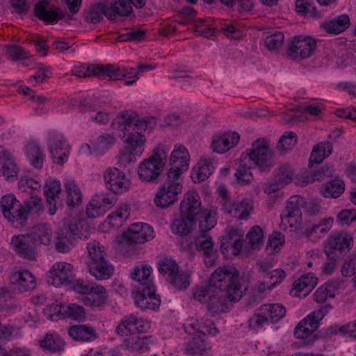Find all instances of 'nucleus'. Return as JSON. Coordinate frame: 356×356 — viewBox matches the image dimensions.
Wrapping results in <instances>:
<instances>
[{
	"instance_id": "24",
	"label": "nucleus",
	"mask_w": 356,
	"mask_h": 356,
	"mask_svg": "<svg viewBox=\"0 0 356 356\" xmlns=\"http://www.w3.org/2000/svg\"><path fill=\"white\" fill-rule=\"evenodd\" d=\"M50 152L54 162L63 164L67 160L70 150L66 141L56 136L51 139Z\"/></svg>"
},
{
	"instance_id": "14",
	"label": "nucleus",
	"mask_w": 356,
	"mask_h": 356,
	"mask_svg": "<svg viewBox=\"0 0 356 356\" xmlns=\"http://www.w3.org/2000/svg\"><path fill=\"white\" fill-rule=\"evenodd\" d=\"M73 266L66 262H58L53 266L49 271L47 281L58 286L61 284H70L74 279Z\"/></svg>"
},
{
	"instance_id": "57",
	"label": "nucleus",
	"mask_w": 356,
	"mask_h": 356,
	"mask_svg": "<svg viewBox=\"0 0 356 356\" xmlns=\"http://www.w3.org/2000/svg\"><path fill=\"white\" fill-rule=\"evenodd\" d=\"M252 210V207L250 205L249 202L246 200H243L239 204L233 205L232 209L229 212H234L238 220H246Z\"/></svg>"
},
{
	"instance_id": "53",
	"label": "nucleus",
	"mask_w": 356,
	"mask_h": 356,
	"mask_svg": "<svg viewBox=\"0 0 356 356\" xmlns=\"http://www.w3.org/2000/svg\"><path fill=\"white\" fill-rule=\"evenodd\" d=\"M18 172L19 168L15 159L0 165V175L6 180L17 179Z\"/></svg>"
},
{
	"instance_id": "37",
	"label": "nucleus",
	"mask_w": 356,
	"mask_h": 356,
	"mask_svg": "<svg viewBox=\"0 0 356 356\" xmlns=\"http://www.w3.org/2000/svg\"><path fill=\"white\" fill-rule=\"evenodd\" d=\"M331 308L330 305H327L325 306H321L318 309L313 312L312 314H309L307 317L302 319L301 321L305 322V327L308 328H311V325H312V333L318 329L319 325V322L321 321L325 315L327 313L328 310Z\"/></svg>"
},
{
	"instance_id": "11",
	"label": "nucleus",
	"mask_w": 356,
	"mask_h": 356,
	"mask_svg": "<svg viewBox=\"0 0 356 356\" xmlns=\"http://www.w3.org/2000/svg\"><path fill=\"white\" fill-rule=\"evenodd\" d=\"M205 330H200L193 339L188 342L186 351L191 355H202L207 349L211 348L209 343L206 341L204 337L206 334L215 336L218 332V328L214 323H211L210 326H204Z\"/></svg>"
},
{
	"instance_id": "58",
	"label": "nucleus",
	"mask_w": 356,
	"mask_h": 356,
	"mask_svg": "<svg viewBox=\"0 0 356 356\" xmlns=\"http://www.w3.org/2000/svg\"><path fill=\"white\" fill-rule=\"evenodd\" d=\"M236 180L240 184L246 185L253 180V175L251 168L247 167L245 164H241L235 172Z\"/></svg>"
},
{
	"instance_id": "17",
	"label": "nucleus",
	"mask_w": 356,
	"mask_h": 356,
	"mask_svg": "<svg viewBox=\"0 0 356 356\" xmlns=\"http://www.w3.org/2000/svg\"><path fill=\"white\" fill-rule=\"evenodd\" d=\"M87 225L80 218L67 216L64 218L63 226L60 229L65 232L73 239L75 236L80 239L88 238V230Z\"/></svg>"
},
{
	"instance_id": "55",
	"label": "nucleus",
	"mask_w": 356,
	"mask_h": 356,
	"mask_svg": "<svg viewBox=\"0 0 356 356\" xmlns=\"http://www.w3.org/2000/svg\"><path fill=\"white\" fill-rule=\"evenodd\" d=\"M64 317H68L76 321H82L85 318V309L76 304H70L65 306Z\"/></svg>"
},
{
	"instance_id": "6",
	"label": "nucleus",
	"mask_w": 356,
	"mask_h": 356,
	"mask_svg": "<svg viewBox=\"0 0 356 356\" xmlns=\"http://www.w3.org/2000/svg\"><path fill=\"white\" fill-rule=\"evenodd\" d=\"M246 155L249 159L261 170L273 165L274 154L270 149L268 142L264 138H259L252 144V148L246 150Z\"/></svg>"
},
{
	"instance_id": "13",
	"label": "nucleus",
	"mask_w": 356,
	"mask_h": 356,
	"mask_svg": "<svg viewBox=\"0 0 356 356\" xmlns=\"http://www.w3.org/2000/svg\"><path fill=\"white\" fill-rule=\"evenodd\" d=\"M104 179L107 188L115 194L127 191L130 186L129 180L117 168L108 169Z\"/></svg>"
},
{
	"instance_id": "32",
	"label": "nucleus",
	"mask_w": 356,
	"mask_h": 356,
	"mask_svg": "<svg viewBox=\"0 0 356 356\" xmlns=\"http://www.w3.org/2000/svg\"><path fill=\"white\" fill-rule=\"evenodd\" d=\"M259 312L273 323L279 321L286 314L285 307L280 304H266L261 306Z\"/></svg>"
},
{
	"instance_id": "28",
	"label": "nucleus",
	"mask_w": 356,
	"mask_h": 356,
	"mask_svg": "<svg viewBox=\"0 0 356 356\" xmlns=\"http://www.w3.org/2000/svg\"><path fill=\"white\" fill-rule=\"evenodd\" d=\"M195 219L180 213L179 218L173 220L172 230L180 236L190 234L195 227Z\"/></svg>"
},
{
	"instance_id": "16",
	"label": "nucleus",
	"mask_w": 356,
	"mask_h": 356,
	"mask_svg": "<svg viewBox=\"0 0 356 356\" xmlns=\"http://www.w3.org/2000/svg\"><path fill=\"white\" fill-rule=\"evenodd\" d=\"M135 302L143 309H155L161 305L160 296L156 294L155 286L138 287Z\"/></svg>"
},
{
	"instance_id": "34",
	"label": "nucleus",
	"mask_w": 356,
	"mask_h": 356,
	"mask_svg": "<svg viewBox=\"0 0 356 356\" xmlns=\"http://www.w3.org/2000/svg\"><path fill=\"white\" fill-rule=\"evenodd\" d=\"M350 19L348 15H339L337 18L325 22L322 26L330 34H338L344 31L349 25Z\"/></svg>"
},
{
	"instance_id": "30",
	"label": "nucleus",
	"mask_w": 356,
	"mask_h": 356,
	"mask_svg": "<svg viewBox=\"0 0 356 356\" xmlns=\"http://www.w3.org/2000/svg\"><path fill=\"white\" fill-rule=\"evenodd\" d=\"M152 268L146 264L136 266L131 273V277L140 284L139 287L154 286L150 277Z\"/></svg>"
},
{
	"instance_id": "4",
	"label": "nucleus",
	"mask_w": 356,
	"mask_h": 356,
	"mask_svg": "<svg viewBox=\"0 0 356 356\" xmlns=\"http://www.w3.org/2000/svg\"><path fill=\"white\" fill-rule=\"evenodd\" d=\"M166 158L164 146L156 147L153 154L139 165L138 172L140 179L148 182L155 181L163 170Z\"/></svg>"
},
{
	"instance_id": "27",
	"label": "nucleus",
	"mask_w": 356,
	"mask_h": 356,
	"mask_svg": "<svg viewBox=\"0 0 356 356\" xmlns=\"http://www.w3.org/2000/svg\"><path fill=\"white\" fill-rule=\"evenodd\" d=\"M227 300H229L225 293H220L217 290L216 293H211L207 300V309L212 314H218L225 310Z\"/></svg>"
},
{
	"instance_id": "62",
	"label": "nucleus",
	"mask_w": 356,
	"mask_h": 356,
	"mask_svg": "<svg viewBox=\"0 0 356 356\" xmlns=\"http://www.w3.org/2000/svg\"><path fill=\"white\" fill-rule=\"evenodd\" d=\"M284 243V236L280 232H275L269 236L266 250L273 253Z\"/></svg>"
},
{
	"instance_id": "23",
	"label": "nucleus",
	"mask_w": 356,
	"mask_h": 356,
	"mask_svg": "<svg viewBox=\"0 0 356 356\" xmlns=\"http://www.w3.org/2000/svg\"><path fill=\"white\" fill-rule=\"evenodd\" d=\"M214 167L210 159H202L193 167L191 179L195 183H200L207 179L213 172Z\"/></svg>"
},
{
	"instance_id": "33",
	"label": "nucleus",
	"mask_w": 356,
	"mask_h": 356,
	"mask_svg": "<svg viewBox=\"0 0 356 356\" xmlns=\"http://www.w3.org/2000/svg\"><path fill=\"white\" fill-rule=\"evenodd\" d=\"M67 193V204L70 209L79 207L82 203V193L79 186L74 181H68L65 184Z\"/></svg>"
},
{
	"instance_id": "26",
	"label": "nucleus",
	"mask_w": 356,
	"mask_h": 356,
	"mask_svg": "<svg viewBox=\"0 0 356 356\" xmlns=\"http://www.w3.org/2000/svg\"><path fill=\"white\" fill-rule=\"evenodd\" d=\"M69 335L76 341H90L97 338L95 330L90 326L85 325H75L68 330Z\"/></svg>"
},
{
	"instance_id": "59",
	"label": "nucleus",
	"mask_w": 356,
	"mask_h": 356,
	"mask_svg": "<svg viewBox=\"0 0 356 356\" xmlns=\"http://www.w3.org/2000/svg\"><path fill=\"white\" fill-rule=\"evenodd\" d=\"M284 36L282 32H276L267 36L265 39V44L269 51H276L284 43Z\"/></svg>"
},
{
	"instance_id": "25",
	"label": "nucleus",
	"mask_w": 356,
	"mask_h": 356,
	"mask_svg": "<svg viewBox=\"0 0 356 356\" xmlns=\"http://www.w3.org/2000/svg\"><path fill=\"white\" fill-rule=\"evenodd\" d=\"M49 2L47 0H42L35 4L34 13L36 17L47 22H55L59 19L63 18V14L60 8H56L53 10H47V6Z\"/></svg>"
},
{
	"instance_id": "45",
	"label": "nucleus",
	"mask_w": 356,
	"mask_h": 356,
	"mask_svg": "<svg viewBox=\"0 0 356 356\" xmlns=\"http://www.w3.org/2000/svg\"><path fill=\"white\" fill-rule=\"evenodd\" d=\"M305 325V321H300L295 327L293 334L297 339H304L305 345H311L316 341V336L312 333V328L309 330Z\"/></svg>"
},
{
	"instance_id": "48",
	"label": "nucleus",
	"mask_w": 356,
	"mask_h": 356,
	"mask_svg": "<svg viewBox=\"0 0 356 356\" xmlns=\"http://www.w3.org/2000/svg\"><path fill=\"white\" fill-rule=\"evenodd\" d=\"M90 261L106 259V248L97 241H92L87 243L86 246Z\"/></svg>"
},
{
	"instance_id": "5",
	"label": "nucleus",
	"mask_w": 356,
	"mask_h": 356,
	"mask_svg": "<svg viewBox=\"0 0 356 356\" xmlns=\"http://www.w3.org/2000/svg\"><path fill=\"white\" fill-rule=\"evenodd\" d=\"M163 178L164 181L155 195L154 204L159 208L166 209L177 202L183 187L178 178H169L165 174Z\"/></svg>"
},
{
	"instance_id": "39",
	"label": "nucleus",
	"mask_w": 356,
	"mask_h": 356,
	"mask_svg": "<svg viewBox=\"0 0 356 356\" xmlns=\"http://www.w3.org/2000/svg\"><path fill=\"white\" fill-rule=\"evenodd\" d=\"M129 216L128 206L121 205L117 210L111 213L105 221V223L111 225V227H120Z\"/></svg>"
},
{
	"instance_id": "56",
	"label": "nucleus",
	"mask_w": 356,
	"mask_h": 356,
	"mask_svg": "<svg viewBox=\"0 0 356 356\" xmlns=\"http://www.w3.org/2000/svg\"><path fill=\"white\" fill-rule=\"evenodd\" d=\"M102 77H108V80H120L126 77L125 70H121L115 65H104Z\"/></svg>"
},
{
	"instance_id": "18",
	"label": "nucleus",
	"mask_w": 356,
	"mask_h": 356,
	"mask_svg": "<svg viewBox=\"0 0 356 356\" xmlns=\"http://www.w3.org/2000/svg\"><path fill=\"white\" fill-rule=\"evenodd\" d=\"M179 209L180 213L195 220L204 210L202 208L200 196L195 191H189L184 195L181 202Z\"/></svg>"
},
{
	"instance_id": "2",
	"label": "nucleus",
	"mask_w": 356,
	"mask_h": 356,
	"mask_svg": "<svg viewBox=\"0 0 356 356\" xmlns=\"http://www.w3.org/2000/svg\"><path fill=\"white\" fill-rule=\"evenodd\" d=\"M0 207L4 218L15 227L25 226L31 213L42 210V200L33 195L23 204L14 195H5L1 197Z\"/></svg>"
},
{
	"instance_id": "43",
	"label": "nucleus",
	"mask_w": 356,
	"mask_h": 356,
	"mask_svg": "<svg viewBox=\"0 0 356 356\" xmlns=\"http://www.w3.org/2000/svg\"><path fill=\"white\" fill-rule=\"evenodd\" d=\"M136 117L134 116L130 112L125 111L120 113L113 122V127L115 129L121 131L129 130L130 128L134 127Z\"/></svg>"
},
{
	"instance_id": "20",
	"label": "nucleus",
	"mask_w": 356,
	"mask_h": 356,
	"mask_svg": "<svg viewBox=\"0 0 356 356\" xmlns=\"http://www.w3.org/2000/svg\"><path fill=\"white\" fill-rule=\"evenodd\" d=\"M13 289L23 293L35 288L36 283L33 275L28 270L13 273L10 277Z\"/></svg>"
},
{
	"instance_id": "64",
	"label": "nucleus",
	"mask_w": 356,
	"mask_h": 356,
	"mask_svg": "<svg viewBox=\"0 0 356 356\" xmlns=\"http://www.w3.org/2000/svg\"><path fill=\"white\" fill-rule=\"evenodd\" d=\"M263 231L261 228L257 225L252 227L247 234L249 243L253 248H255L256 246L263 242Z\"/></svg>"
},
{
	"instance_id": "52",
	"label": "nucleus",
	"mask_w": 356,
	"mask_h": 356,
	"mask_svg": "<svg viewBox=\"0 0 356 356\" xmlns=\"http://www.w3.org/2000/svg\"><path fill=\"white\" fill-rule=\"evenodd\" d=\"M178 268L179 266L177 262L170 258H163L158 263L159 273L164 276H167V278L172 275Z\"/></svg>"
},
{
	"instance_id": "35",
	"label": "nucleus",
	"mask_w": 356,
	"mask_h": 356,
	"mask_svg": "<svg viewBox=\"0 0 356 356\" xmlns=\"http://www.w3.org/2000/svg\"><path fill=\"white\" fill-rule=\"evenodd\" d=\"M332 144L330 142L320 143L315 145L311 153L309 163H321L331 154Z\"/></svg>"
},
{
	"instance_id": "63",
	"label": "nucleus",
	"mask_w": 356,
	"mask_h": 356,
	"mask_svg": "<svg viewBox=\"0 0 356 356\" xmlns=\"http://www.w3.org/2000/svg\"><path fill=\"white\" fill-rule=\"evenodd\" d=\"M64 305L53 303L50 305L47 306L43 309V313L49 320L56 321L57 317H58L59 316H62L64 317Z\"/></svg>"
},
{
	"instance_id": "54",
	"label": "nucleus",
	"mask_w": 356,
	"mask_h": 356,
	"mask_svg": "<svg viewBox=\"0 0 356 356\" xmlns=\"http://www.w3.org/2000/svg\"><path fill=\"white\" fill-rule=\"evenodd\" d=\"M297 143V136L293 132H287L286 135L280 137L278 143L277 149L280 153H284L286 151L291 149Z\"/></svg>"
},
{
	"instance_id": "44",
	"label": "nucleus",
	"mask_w": 356,
	"mask_h": 356,
	"mask_svg": "<svg viewBox=\"0 0 356 356\" xmlns=\"http://www.w3.org/2000/svg\"><path fill=\"white\" fill-rule=\"evenodd\" d=\"M74 239L65 232L60 230L54 240V245L57 252L60 253L69 252L73 246Z\"/></svg>"
},
{
	"instance_id": "31",
	"label": "nucleus",
	"mask_w": 356,
	"mask_h": 356,
	"mask_svg": "<svg viewBox=\"0 0 356 356\" xmlns=\"http://www.w3.org/2000/svg\"><path fill=\"white\" fill-rule=\"evenodd\" d=\"M294 172L290 165L281 167L277 178L275 179L269 186V193L275 192L290 183L293 178Z\"/></svg>"
},
{
	"instance_id": "19",
	"label": "nucleus",
	"mask_w": 356,
	"mask_h": 356,
	"mask_svg": "<svg viewBox=\"0 0 356 356\" xmlns=\"http://www.w3.org/2000/svg\"><path fill=\"white\" fill-rule=\"evenodd\" d=\"M79 106L81 111L88 114L92 121L106 124L109 120L108 114L101 110L100 104H96L92 99H81Z\"/></svg>"
},
{
	"instance_id": "7",
	"label": "nucleus",
	"mask_w": 356,
	"mask_h": 356,
	"mask_svg": "<svg viewBox=\"0 0 356 356\" xmlns=\"http://www.w3.org/2000/svg\"><path fill=\"white\" fill-rule=\"evenodd\" d=\"M305 200L300 196H291L286 202V208L281 215V223L284 227L287 225L294 230L300 228L302 220L301 207L305 205Z\"/></svg>"
},
{
	"instance_id": "21",
	"label": "nucleus",
	"mask_w": 356,
	"mask_h": 356,
	"mask_svg": "<svg viewBox=\"0 0 356 356\" xmlns=\"http://www.w3.org/2000/svg\"><path fill=\"white\" fill-rule=\"evenodd\" d=\"M239 138L238 134L236 132L218 136L213 138L211 147L213 152L222 154L236 146Z\"/></svg>"
},
{
	"instance_id": "60",
	"label": "nucleus",
	"mask_w": 356,
	"mask_h": 356,
	"mask_svg": "<svg viewBox=\"0 0 356 356\" xmlns=\"http://www.w3.org/2000/svg\"><path fill=\"white\" fill-rule=\"evenodd\" d=\"M311 291L312 290L308 287L307 284L299 278L294 282L293 288L290 291V295L302 298L306 297Z\"/></svg>"
},
{
	"instance_id": "50",
	"label": "nucleus",
	"mask_w": 356,
	"mask_h": 356,
	"mask_svg": "<svg viewBox=\"0 0 356 356\" xmlns=\"http://www.w3.org/2000/svg\"><path fill=\"white\" fill-rule=\"evenodd\" d=\"M336 285L333 282H327L322 285L314 292V300L317 303L324 302L327 297H334V292L336 289Z\"/></svg>"
},
{
	"instance_id": "51",
	"label": "nucleus",
	"mask_w": 356,
	"mask_h": 356,
	"mask_svg": "<svg viewBox=\"0 0 356 356\" xmlns=\"http://www.w3.org/2000/svg\"><path fill=\"white\" fill-rule=\"evenodd\" d=\"M195 245L197 250L202 251L205 256H211L213 254V242L209 235L202 234L197 237Z\"/></svg>"
},
{
	"instance_id": "38",
	"label": "nucleus",
	"mask_w": 356,
	"mask_h": 356,
	"mask_svg": "<svg viewBox=\"0 0 356 356\" xmlns=\"http://www.w3.org/2000/svg\"><path fill=\"white\" fill-rule=\"evenodd\" d=\"M26 154L34 168H41L42 167L44 154L39 145L35 143L28 144L26 146Z\"/></svg>"
},
{
	"instance_id": "12",
	"label": "nucleus",
	"mask_w": 356,
	"mask_h": 356,
	"mask_svg": "<svg viewBox=\"0 0 356 356\" xmlns=\"http://www.w3.org/2000/svg\"><path fill=\"white\" fill-rule=\"evenodd\" d=\"M353 244V238L349 233H339L330 235L323 245V251L326 255L333 257V254L339 252L349 250Z\"/></svg>"
},
{
	"instance_id": "9",
	"label": "nucleus",
	"mask_w": 356,
	"mask_h": 356,
	"mask_svg": "<svg viewBox=\"0 0 356 356\" xmlns=\"http://www.w3.org/2000/svg\"><path fill=\"white\" fill-rule=\"evenodd\" d=\"M154 238V230L147 224H133L122 235L121 243L127 245L143 243Z\"/></svg>"
},
{
	"instance_id": "1",
	"label": "nucleus",
	"mask_w": 356,
	"mask_h": 356,
	"mask_svg": "<svg viewBox=\"0 0 356 356\" xmlns=\"http://www.w3.org/2000/svg\"><path fill=\"white\" fill-rule=\"evenodd\" d=\"M219 290L225 293L231 302L241 300L243 296V286L239 274L236 268L230 266L218 268L210 276L208 286H198L194 292V298L204 302L207 296Z\"/></svg>"
},
{
	"instance_id": "47",
	"label": "nucleus",
	"mask_w": 356,
	"mask_h": 356,
	"mask_svg": "<svg viewBox=\"0 0 356 356\" xmlns=\"http://www.w3.org/2000/svg\"><path fill=\"white\" fill-rule=\"evenodd\" d=\"M344 191V184L340 179H334L324 186L321 191L325 197H338Z\"/></svg>"
},
{
	"instance_id": "46",
	"label": "nucleus",
	"mask_w": 356,
	"mask_h": 356,
	"mask_svg": "<svg viewBox=\"0 0 356 356\" xmlns=\"http://www.w3.org/2000/svg\"><path fill=\"white\" fill-rule=\"evenodd\" d=\"M124 344L134 350H143L149 348L150 343L149 337H140L139 335L129 336L124 341Z\"/></svg>"
},
{
	"instance_id": "8",
	"label": "nucleus",
	"mask_w": 356,
	"mask_h": 356,
	"mask_svg": "<svg viewBox=\"0 0 356 356\" xmlns=\"http://www.w3.org/2000/svg\"><path fill=\"white\" fill-rule=\"evenodd\" d=\"M316 48V41L312 38L294 37L286 51V58L293 60H301L312 55Z\"/></svg>"
},
{
	"instance_id": "15",
	"label": "nucleus",
	"mask_w": 356,
	"mask_h": 356,
	"mask_svg": "<svg viewBox=\"0 0 356 356\" xmlns=\"http://www.w3.org/2000/svg\"><path fill=\"white\" fill-rule=\"evenodd\" d=\"M31 234L15 236L11 239V245L16 252L24 258L31 260L36 258V245Z\"/></svg>"
},
{
	"instance_id": "36",
	"label": "nucleus",
	"mask_w": 356,
	"mask_h": 356,
	"mask_svg": "<svg viewBox=\"0 0 356 356\" xmlns=\"http://www.w3.org/2000/svg\"><path fill=\"white\" fill-rule=\"evenodd\" d=\"M145 142L146 138L140 132H129L125 139L126 148L134 151L137 155H140L143 151Z\"/></svg>"
},
{
	"instance_id": "40",
	"label": "nucleus",
	"mask_w": 356,
	"mask_h": 356,
	"mask_svg": "<svg viewBox=\"0 0 356 356\" xmlns=\"http://www.w3.org/2000/svg\"><path fill=\"white\" fill-rule=\"evenodd\" d=\"M168 282L177 289H186L190 284V274L178 268L176 272L167 278Z\"/></svg>"
},
{
	"instance_id": "41",
	"label": "nucleus",
	"mask_w": 356,
	"mask_h": 356,
	"mask_svg": "<svg viewBox=\"0 0 356 356\" xmlns=\"http://www.w3.org/2000/svg\"><path fill=\"white\" fill-rule=\"evenodd\" d=\"M333 224L332 218H325L318 223L314 224L311 227L305 229L304 234L305 236L310 237L313 234L320 235L327 233L332 228Z\"/></svg>"
},
{
	"instance_id": "49",
	"label": "nucleus",
	"mask_w": 356,
	"mask_h": 356,
	"mask_svg": "<svg viewBox=\"0 0 356 356\" xmlns=\"http://www.w3.org/2000/svg\"><path fill=\"white\" fill-rule=\"evenodd\" d=\"M40 346L51 352H60L64 348L65 342L59 337L47 334L44 339L40 341Z\"/></svg>"
},
{
	"instance_id": "22",
	"label": "nucleus",
	"mask_w": 356,
	"mask_h": 356,
	"mask_svg": "<svg viewBox=\"0 0 356 356\" xmlns=\"http://www.w3.org/2000/svg\"><path fill=\"white\" fill-rule=\"evenodd\" d=\"M88 267L91 275L98 280L110 278L114 271L113 266L106 259L89 261Z\"/></svg>"
},
{
	"instance_id": "42",
	"label": "nucleus",
	"mask_w": 356,
	"mask_h": 356,
	"mask_svg": "<svg viewBox=\"0 0 356 356\" xmlns=\"http://www.w3.org/2000/svg\"><path fill=\"white\" fill-rule=\"evenodd\" d=\"M216 213L204 209L196 218L199 220V227L202 234H205L213 229L216 225Z\"/></svg>"
},
{
	"instance_id": "29",
	"label": "nucleus",
	"mask_w": 356,
	"mask_h": 356,
	"mask_svg": "<svg viewBox=\"0 0 356 356\" xmlns=\"http://www.w3.org/2000/svg\"><path fill=\"white\" fill-rule=\"evenodd\" d=\"M108 294L103 286H95L87 296L83 297V302L86 305L100 307L105 304Z\"/></svg>"
},
{
	"instance_id": "61",
	"label": "nucleus",
	"mask_w": 356,
	"mask_h": 356,
	"mask_svg": "<svg viewBox=\"0 0 356 356\" xmlns=\"http://www.w3.org/2000/svg\"><path fill=\"white\" fill-rule=\"evenodd\" d=\"M243 234V233L242 232L235 229H230L226 236H225L221 240L220 249H224L225 250L230 249L234 241H237Z\"/></svg>"
},
{
	"instance_id": "3",
	"label": "nucleus",
	"mask_w": 356,
	"mask_h": 356,
	"mask_svg": "<svg viewBox=\"0 0 356 356\" xmlns=\"http://www.w3.org/2000/svg\"><path fill=\"white\" fill-rule=\"evenodd\" d=\"M132 4L137 8H141L145 6V0H118L110 6L106 3H94L84 12V19L88 23L96 24L104 15L113 21L118 15H129L132 12Z\"/></svg>"
},
{
	"instance_id": "10",
	"label": "nucleus",
	"mask_w": 356,
	"mask_h": 356,
	"mask_svg": "<svg viewBox=\"0 0 356 356\" xmlns=\"http://www.w3.org/2000/svg\"><path fill=\"white\" fill-rule=\"evenodd\" d=\"M190 155L184 146L175 149L170 158V168L165 173L169 178H178L188 170Z\"/></svg>"
}]
</instances>
